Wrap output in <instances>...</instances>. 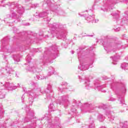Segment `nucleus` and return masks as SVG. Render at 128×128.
<instances>
[{
	"instance_id": "obj_1",
	"label": "nucleus",
	"mask_w": 128,
	"mask_h": 128,
	"mask_svg": "<svg viewBox=\"0 0 128 128\" xmlns=\"http://www.w3.org/2000/svg\"><path fill=\"white\" fill-rule=\"evenodd\" d=\"M94 15L90 16L86 18L88 22H96V20H94Z\"/></svg>"
},
{
	"instance_id": "obj_2",
	"label": "nucleus",
	"mask_w": 128,
	"mask_h": 128,
	"mask_svg": "<svg viewBox=\"0 0 128 128\" xmlns=\"http://www.w3.org/2000/svg\"><path fill=\"white\" fill-rule=\"evenodd\" d=\"M78 68L81 70H88V65H86V66L82 65L80 67L79 66Z\"/></svg>"
},
{
	"instance_id": "obj_3",
	"label": "nucleus",
	"mask_w": 128,
	"mask_h": 128,
	"mask_svg": "<svg viewBox=\"0 0 128 128\" xmlns=\"http://www.w3.org/2000/svg\"><path fill=\"white\" fill-rule=\"evenodd\" d=\"M122 70H128V63H126V62H124L123 64H122V66H121Z\"/></svg>"
},
{
	"instance_id": "obj_4",
	"label": "nucleus",
	"mask_w": 128,
	"mask_h": 128,
	"mask_svg": "<svg viewBox=\"0 0 128 128\" xmlns=\"http://www.w3.org/2000/svg\"><path fill=\"white\" fill-rule=\"evenodd\" d=\"M48 16V13L46 12H43L39 14V16L40 18H44V16Z\"/></svg>"
},
{
	"instance_id": "obj_5",
	"label": "nucleus",
	"mask_w": 128,
	"mask_h": 128,
	"mask_svg": "<svg viewBox=\"0 0 128 128\" xmlns=\"http://www.w3.org/2000/svg\"><path fill=\"white\" fill-rule=\"evenodd\" d=\"M17 12H18V14H22V12H24V8H18L17 10Z\"/></svg>"
},
{
	"instance_id": "obj_6",
	"label": "nucleus",
	"mask_w": 128,
	"mask_h": 128,
	"mask_svg": "<svg viewBox=\"0 0 128 128\" xmlns=\"http://www.w3.org/2000/svg\"><path fill=\"white\" fill-rule=\"evenodd\" d=\"M30 70V72H36V67L34 66L31 68Z\"/></svg>"
},
{
	"instance_id": "obj_7",
	"label": "nucleus",
	"mask_w": 128,
	"mask_h": 128,
	"mask_svg": "<svg viewBox=\"0 0 128 128\" xmlns=\"http://www.w3.org/2000/svg\"><path fill=\"white\" fill-rule=\"evenodd\" d=\"M16 16V14L14 12H12V14L10 15V18H14Z\"/></svg>"
},
{
	"instance_id": "obj_8",
	"label": "nucleus",
	"mask_w": 128,
	"mask_h": 128,
	"mask_svg": "<svg viewBox=\"0 0 128 128\" xmlns=\"http://www.w3.org/2000/svg\"><path fill=\"white\" fill-rule=\"evenodd\" d=\"M6 70L7 72H8V74H10V72H12V68H6Z\"/></svg>"
},
{
	"instance_id": "obj_9",
	"label": "nucleus",
	"mask_w": 128,
	"mask_h": 128,
	"mask_svg": "<svg viewBox=\"0 0 128 128\" xmlns=\"http://www.w3.org/2000/svg\"><path fill=\"white\" fill-rule=\"evenodd\" d=\"M119 100H120V104H124V98H122V100L120 99Z\"/></svg>"
},
{
	"instance_id": "obj_10",
	"label": "nucleus",
	"mask_w": 128,
	"mask_h": 128,
	"mask_svg": "<svg viewBox=\"0 0 128 128\" xmlns=\"http://www.w3.org/2000/svg\"><path fill=\"white\" fill-rule=\"evenodd\" d=\"M120 28H117L115 30L116 32H120Z\"/></svg>"
},
{
	"instance_id": "obj_11",
	"label": "nucleus",
	"mask_w": 128,
	"mask_h": 128,
	"mask_svg": "<svg viewBox=\"0 0 128 128\" xmlns=\"http://www.w3.org/2000/svg\"><path fill=\"white\" fill-rule=\"evenodd\" d=\"M110 58H112L113 60H116V56H114V58L112 56H111Z\"/></svg>"
},
{
	"instance_id": "obj_12",
	"label": "nucleus",
	"mask_w": 128,
	"mask_h": 128,
	"mask_svg": "<svg viewBox=\"0 0 128 128\" xmlns=\"http://www.w3.org/2000/svg\"><path fill=\"white\" fill-rule=\"evenodd\" d=\"M44 77L40 76L38 78V80H44Z\"/></svg>"
},
{
	"instance_id": "obj_13",
	"label": "nucleus",
	"mask_w": 128,
	"mask_h": 128,
	"mask_svg": "<svg viewBox=\"0 0 128 128\" xmlns=\"http://www.w3.org/2000/svg\"><path fill=\"white\" fill-rule=\"evenodd\" d=\"M74 52L72 51V54H74Z\"/></svg>"
},
{
	"instance_id": "obj_14",
	"label": "nucleus",
	"mask_w": 128,
	"mask_h": 128,
	"mask_svg": "<svg viewBox=\"0 0 128 128\" xmlns=\"http://www.w3.org/2000/svg\"><path fill=\"white\" fill-rule=\"evenodd\" d=\"M48 76H50V72L48 74Z\"/></svg>"
},
{
	"instance_id": "obj_15",
	"label": "nucleus",
	"mask_w": 128,
	"mask_h": 128,
	"mask_svg": "<svg viewBox=\"0 0 128 128\" xmlns=\"http://www.w3.org/2000/svg\"><path fill=\"white\" fill-rule=\"evenodd\" d=\"M32 96H34V94H30Z\"/></svg>"
},
{
	"instance_id": "obj_16",
	"label": "nucleus",
	"mask_w": 128,
	"mask_h": 128,
	"mask_svg": "<svg viewBox=\"0 0 128 128\" xmlns=\"http://www.w3.org/2000/svg\"><path fill=\"white\" fill-rule=\"evenodd\" d=\"M4 98V96L2 98L0 97V98Z\"/></svg>"
},
{
	"instance_id": "obj_17",
	"label": "nucleus",
	"mask_w": 128,
	"mask_h": 128,
	"mask_svg": "<svg viewBox=\"0 0 128 128\" xmlns=\"http://www.w3.org/2000/svg\"><path fill=\"white\" fill-rule=\"evenodd\" d=\"M26 2H28L30 0H26Z\"/></svg>"
},
{
	"instance_id": "obj_18",
	"label": "nucleus",
	"mask_w": 128,
	"mask_h": 128,
	"mask_svg": "<svg viewBox=\"0 0 128 128\" xmlns=\"http://www.w3.org/2000/svg\"><path fill=\"white\" fill-rule=\"evenodd\" d=\"M66 84V82H65L64 84Z\"/></svg>"
},
{
	"instance_id": "obj_19",
	"label": "nucleus",
	"mask_w": 128,
	"mask_h": 128,
	"mask_svg": "<svg viewBox=\"0 0 128 128\" xmlns=\"http://www.w3.org/2000/svg\"><path fill=\"white\" fill-rule=\"evenodd\" d=\"M22 98H24V96H22Z\"/></svg>"
},
{
	"instance_id": "obj_20",
	"label": "nucleus",
	"mask_w": 128,
	"mask_h": 128,
	"mask_svg": "<svg viewBox=\"0 0 128 128\" xmlns=\"http://www.w3.org/2000/svg\"><path fill=\"white\" fill-rule=\"evenodd\" d=\"M38 6V4H36V6Z\"/></svg>"
},
{
	"instance_id": "obj_21",
	"label": "nucleus",
	"mask_w": 128,
	"mask_h": 128,
	"mask_svg": "<svg viewBox=\"0 0 128 128\" xmlns=\"http://www.w3.org/2000/svg\"><path fill=\"white\" fill-rule=\"evenodd\" d=\"M20 60H17V62H20Z\"/></svg>"
},
{
	"instance_id": "obj_22",
	"label": "nucleus",
	"mask_w": 128,
	"mask_h": 128,
	"mask_svg": "<svg viewBox=\"0 0 128 128\" xmlns=\"http://www.w3.org/2000/svg\"><path fill=\"white\" fill-rule=\"evenodd\" d=\"M90 36H92V35H90Z\"/></svg>"
},
{
	"instance_id": "obj_23",
	"label": "nucleus",
	"mask_w": 128,
	"mask_h": 128,
	"mask_svg": "<svg viewBox=\"0 0 128 128\" xmlns=\"http://www.w3.org/2000/svg\"><path fill=\"white\" fill-rule=\"evenodd\" d=\"M116 14L117 16H118V14Z\"/></svg>"
},
{
	"instance_id": "obj_24",
	"label": "nucleus",
	"mask_w": 128,
	"mask_h": 128,
	"mask_svg": "<svg viewBox=\"0 0 128 128\" xmlns=\"http://www.w3.org/2000/svg\"><path fill=\"white\" fill-rule=\"evenodd\" d=\"M54 74V72H52V73L51 74Z\"/></svg>"
},
{
	"instance_id": "obj_25",
	"label": "nucleus",
	"mask_w": 128,
	"mask_h": 128,
	"mask_svg": "<svg viewBox=\"0 0 128 128\" xmlns=\"http://www.w3.org/2000/svg\"><path fill=\"white\" fill-rule=\"evenodd\" d=\"M97 22H98V20H97Z\"/></svg>"
}]
</instances>
